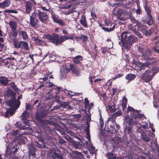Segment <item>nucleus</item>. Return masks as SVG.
<instances>
[{"label":"nucleus","mask_w":159,"mask_h":159,"mask_svg":"<svg viewBox=\"0 0 159 159\" xmlns=\"http://www.w3.org/2000/svg\"><path fill=\"white\" fill-rule=\"evenodd\" d=\"M21 48L25 50H28L29 49V47L27 43L24 41H20L19 42L18 48Z\"/></svg>","instance_id":"aec40b11"},{"label":"nucleus","mask_w":159,"mask_h":159,"mask_svg":"<svg viewBox=\"0 0 159 159\" xmlns=\"http://www.w3.org/2000/svg\"><path fill=\"white\" fill-rule=\"evenodd\" d=\"M99 123H100V127L101 128H102L104 126V121L102 118V117L101 115V114H100V118Z\"/></svg>","instance_id":"09e8293b"},{"label":"nucleus","mask_w":159,"mask_h":159,"mask_svg":"<svg viewBox=\"0 0 159 159\" xmlns=\"http://www.w3.org/2000/svg\"><path fill=\"white\" fill-rule=\"evenodd\" d=\"M34 107V105H33L28 104L26 106V110H30V109H32Z\"/></svg>","instance_id":"680f3d73"},{"label":"nucleus","mask_w":159,"mask_h":159,"mask_svg":"<svg viewBox=\"0 0 159 159\" xmlns=\"http://www.w3.org/2000/svg\"><path fill=\"white\" fill-rule=\"evenodd\" d=\"M132 63L133 64L135 65L139 66L141 70H143V68L142 67L143 63L140 62L139 61H137L136 60L134 59L132 60Z\"/></svg>","instance_id":"c9c22d12"},{"label":"nucleus","mask_w":159,"mask_h":159,"mask_svg":"<svg viewBox=\"0 0 159 159\" xmlns=\"http://www.w3.org/2000/svg\"><path fill=\"white\" fill-rule=\"evenodd\" d=\"M127 99L125 97H124L123 98V101L122 102L121 106L122 107V110L124 111V110L126 108L127 105Z\"/></svg>","instance_id":"473e14b6"},{"label":"nucleus","mask_w":159,"mask_h":159,"mask_svg":"<svg viewBox=\"0 0 159 159\" xmlns=\"http://www.w3.org/2000/svg\"><path fill=\"white\" fill-rule=\"evenodd\" d=\"M61 92L62 93L64 92V93L65 94V95L66 96H68L69 97H72L73 96H74L75 95H72V93H73L72 92L69 91L67 90H66V92L61 91Z\"/></svg>","instance_id":"37998d69"},{"label":"nucleus","mask_w":159,"mask_h":159,"mask_svg":"<svg viewBox=\"0 0 159 159\" xmlns=\"http://www.w3.org/2000/svg\"><path fill=\"white\" fill-rule=\"evenodd\" d=\"M22 37L24 40H26L28 36L26 32L23 31H21Z\"/></svg>","instance_id":"4d7b16f0"},{"label":"nucleus","mask_w":159,"mask_h":159,"mask_svg":"<svg viewBox=\"0 0 159 159\" xmlns=\"http://www.w3.org/2000/svg\"><path fill=\"white\" fill-rule=\"evenodd\" d=\"M108 108L109 110L111 112H115L116 110V105L115 104H114L112 106H108Z\"/></svg>","instance_id":"79ce46f5"},{"label":"nucleus","mask_w":159,"mask_h":159,"mask_svg":"<svg viewBox=\"0 0 159 159\" xmlns=\"http://www.w3.org/2000/svg\"><path fill=\"white\" fill-rule=\"evenodd\" d=\"M133 118H132L131 117V118L128 122V125L129 126H131L134 123L135 124V123L134 122Z\"/></svg>","instance_id":"bf43d9fd"},{"label":"nucleus","mask_w":159,"mask_h":159,"mask_svg":"<svg viewBox=\"0 0 159 159\" xmlns=\"http://www.w3.org/2000/svg\"><path fill=\"white\" fill-rule=\"evenodd\" d=\"M9 25L10 27L11 28L12 31L13 30L15 31L17 27V24L13 21H11L9 22Z\"/></svg>","instance_id":"72a5a7b5"},{"label":"nucleus","mask_w":159,"mask_h":159,"mask_svg":"<svg viewBox=\"0 0 159 159\" xmlns=\"http://www.w3.org/2000/svg\"><path fill=\"white\" fill-rule=\"evenodd\" d=\"M71 144L76 149H82L84 147V145L81 144L79 142L74 140L72 141Z\"/></svg>","instance_id":"412c9836"},{"label":"nucleus","mask_w":159,"mask_h":159,"mask_svg":"<svg viewBox=\"0 0 159 159\" xmlns=\"http://www.w3.org/2000/svg\"><path fill=\"white\" fill-rule=\"evenodd\" d=\"M33 6V4L30 2L28 1L26 2L25 10V13L26 14H29L30 13L32 10Z\"/></svg>","instance_id":"5701e85b"},{"label":"nucleus","mask_w":159,"mask_h":159,"mask_svg":"<svg viewBox=\"0 0 159 159\" xmlns=\"http://www.w3.org/2000/svg\"><path fill=\"white\" fill-rule=\"evenodd\" d=\"M11 4L10 0H6L2 3H0V8H4L8 7Z\"/></svg>","instance_id":"c85d7f7f"},{"label":"nucleus","mask_w":159,"mask_h":159,"mask_svg":"<svg viewBox=\"0 0 159 159\" xmlns=\"http://www.w3.org/2000/svg\"><path fill=\"white\" fill-rule=\"evenodd\" d=\"M14 108L10 107V108L7 110L5 112V117H8L9 115L10 114L11 116H13L15 113Z\"/></svg>","instance_id":"7c9ffc66"},{"label":"nucleus","mask_w":159,"mask_h":159,"mask_svg":"<svg viewBox=\"0 0 159 159\" xmlns=\"http://www.w3.org/2000/svg\"><path fill=\"white\" fill-rule=\"evenodd\" d=\"M45 38L47 39L52 41L53 38V34H52V35L49 34H47L45 36Z\"/></svg>","instance_id":"6e6d98bb"},{"label":"nucleus","mask_w":159,"mask_h":159,"mask_svg":"<svg viewBox=\"0 0 159 159\" xmlns=\"http://www.w3.org/2000/svg\"><path fill=\"white\" fill-rule=\"evenodd\" d=\"M122 114V111L121 110H119L117 111L112 114L114 117L116 118L117 116H120Z\"/></svg>","instance_id":"c03bdc74"},{"label":"nucleus","mask_w":159,"mask_h":159,"mask_svg":"<svg viewBox=\"0 0 159 159\" xmlns=\"http://www.w3.org/2000/svg\"><path fill=\"white\" fill-rule=\"evenodd\" d=\"M83 57L81 55H77L73 57V60L74 63L79 64L80 63V61L83 60Z\"/></svg>","instance_id":"cd10ccee"},{"label":"nucleus","mask_w":159,"mask_h":159,"mask_svg":"<svg viewBox=\"0 0 159 159\" xmlns=\"http://www.w3.org/2000/svg\"><path fill=\"white\" fill-rule=\"evenodd\" d=\"M72 4H70L68 5H65L64 7H62L61 8V9H69L70 7H71L72 6Z\"/></svg>","instance_id":"69168bd1"},{"label":"nucleus","mask_w":159,"mask_h":159,"mask_svg":"<svg viewBox=\"0 0 159 159\" xmlns=\"http://www.w3.org/2000/svg\"><path fill=\"white\" fill-rule=\"evenodd\" d=\"M50 60L52 61H54L55 60V56L52 53L48 54Z\"/></svg>","instance_id":"052dcab7"},{"label":"nucleus","mask_w":159,"mask_h":159,"mask_svg":"<svg viewBox=\"0 0 159 159\" xmlns=\"http://www.w3.org/2000/svg\"><path fill=\"white\" fill-rule=\"evenodd\" d=\"M105 23L106 26L102 27V30L107 32H110L114 30L116 25L112 23L110 20L107 19L105 20Z\"/></svg>","instance_id":"423d86ee"},{"label":"nucleus","mask_w":159,"mask_h":159,"mask_svg":"<svg viewBox=\"0 0 159 159\" xmlns=\"http://www.w3.org/2000/svg\"><path fill=\"white\" fill-rule=\"evenodd\" d=\"M136 77V75L134 74H128L127 75L125 76V79L128 80L127 83L128 84L133 80Z\"/></svg>","instance_id":"bb28decb"},{"label":"nucleus","mask_w":159,"mask_h":159,"mask_svg":"<svg viewBox=\"0 0 159 159\" xmlns=\"http://www.w3.org/2000/svg\"><path fill=\"white\" fill-rule=\"evenodd\" d=\"M74 153L77 156V157H79L81 159H83L84 157L83 154H82V153L80 152L75 151H74Z\"/></svg>","instance_id":"a18cd8bd"},{"label":"nucleus","mask_w":159,"mask_h":159,"mask_svg":"<svg viewBox=\"0 0 159 159\" xmlns=\"http://www.w3.org/2000/svg\"><path fill=\"white\" fill-rule=\"evenodd\" d=\"M124 75V74L121 73V74H117V75H116L114 77L112 78H111V79L109 80H108V82L110 81V80H111L112 81H114L116 79H118L119 78H121L122 76H123Z\"/></svg>","instance_id":"ea45409f"},{"label":"nucleus","mask_w":159,"mask_h":159,"mask_svg":"<svg viewBox=\"0 0 159 159\" xmlns=\"http://www.w3.org/2000/svg\"><path fill=\"white\" fill-rule=\"evenodd\" d=\"M22 98V96L21 95L18 96L17 98V102H18V107H19L20 104V99Z\"/></svg>","instance_id":"774afa93"},{"label":"nucleus","mask_w":159,"mask_h":159,"mask_svg":"<svg viewBox=\"0 0 159 159\" xmlns=\"http://www.w3.org/2000/svg\"><path fill=\"white\" fill-rule=\"evenodd\" d=\"M13 43L14 48H18L19 43H18V41L16 38H14L13 39Z\"/></svg>","instance_id":"58836bf2"},{"label":"nucleus","mask_w":159,"mask_h":159,"mask_svg":"<svg viewBox=\"0 0 159 159\" xmlns=\"http://www.w3.org/2000/svg\"><path fill=\"white\" fill-rule=\"evenodd\" d=\"M9 81L7 77L4 76H0V84L2 85L7 86Z\"/></svg>","instance_id":"393cba45"},{"label":"nucleus","mask_w":159,"mask_h":159,"mask_svg":"<svg viewBox=\"0 0 159 159\" xmlns=\"http://www.w3.org/2000/svg\"><path fill=\"white\" fill-rule=\"evenodd\" d=\"M114 117V116H113V115H111V116L108 119L109 121H111L113 124L116 123L115 121L116 118Z\"/></svg>","instance_id":"de8ad7c7"},{"label":"nucleus","mask_w":159,"mask_h":159,"mask_svg":"<svg viewBox=\"0 0 159 159\" xmlns=\"http://www.w3.org/2000/svg\"><path fill=\"white\" fill-rule=\"evenodd\" d=\"M5 96L7 98H11V99L16 97V94L12 90L8 88L5 93Z\"/></svg>","instance_id":"6ab92c4d"},{"label":"nucleus","mask_w":159,"mask_h":159,"mask_svg":"<svg viewBox=\"0 0 159 159\" xmlns=\"http://www.w3.org/2000/svg\"><path fill=\"white\" fill-rule=\"evenodd\" d=\"M153 49L155 52L159 53V44H156L155 46L153 47Z\"/></svg>","instance_id":"603ef678"},{"label":"nucleus","mask_w":159,"mask_h":159,"mask_svg":"<svg viewBox=\"0 0 159 159\" xmlns=\"http://www.w3.org/2000/svg\"><path fill=\"white\" fill-rule=\"evenodd\" d=\"M89 101L87 98H85L84 99V106L86 108H87V106L89 105Z\"/></svg>","instance_id":"864d4df0"},{"label":"nucleus","mask_w":159,"mask_h":159,"mask_svg":"<svg viewBox=\"0 0 159 159\" xmlns=\"http://www.w3.org/2000/svg\"><path fill=\"white\" fill-rule=\"evenodd\" d=\"M128 111H130V115L131 117L134 118V119H141L144 116L143 114H141L139 113V111L135 110L133 108L130 106H128L127 108Z\"/></svg>","instance_id":"0eeeda50"},{"label":"nucleus","mask_w":159,"mask_h":159,"mask_svg":"<svg viewBox=\"0 0 159 159\" xmlns=\"http://www.w3.org/2000/svg\"><path fill=\"white\" fill-rule=\"evenodd\" d=\"M39 19L42 22L46 23L48 20V16L47 14L43 12H39L38 14Z\"/></svg>","instance_id":"dca6fc26"},{"label":"nucleus","mask_w":159,"mask_h":159,"mask_svg":"<svg viewBox=\"0 0 159 159\" xmlns=\"http://www.w3.org/2000/svg\"><path fill=\"white\" fill-rule=\"evenodd\" d=\"M135 13L138 15H140L142 14V11L141 10V8L140 7H137V9L135 11Z\"/></svg>","instance_id":"5fc2aeb1"},{"label":"nucleus","mask_w":159,"mask_h":159,"mask_svg":"<svg viewBox=\"0 0 159 159\" xmlns=\"http://www.w3.org/2000/svg\"><path fill=\"white\" fill-rule=\"evenodd\" d=\"M7 104L10 107L14 108L15 110H16L19 107H18V102L16 99V97L7 101Z\"/></svg>","instance_id":"f8f14e48"},{"label":"nucleus","mask_w":159,"mask_h":159,"mask_svg":"<svg viewBox=\"0 0 159 159\" xmlns=\"http://www.w3.org/2000/svg\"><path fill=\"white\" fill-rule=\"evenodd\" d=\"M129 17L133 23L136 24V25L138 27V28L141 24L140 22L135 19L131 13L129 14Z\"/></svg>","instance_id":"b1692460"},{"label":"nucleus","mask_w":159,"mask_h":159,"mask_svg":"<svg viewBox=\"0 0 159 159\" xmlns=\"http://www.w3.org/2000/svg\"><path fill=\"white\" fill-rule=\"evenodd\" d=\"M39 141H36L35 143V146L38 148H41L48 149L49 148V145L45 143L43 140L41 139H39Z\"/></svg>","instance_id":"4468645a"},{"label":"nucleus","mask_w":159,"mask_h":159,"mask_svg":"<svg viewBox=\"0 0 159 159\" xmlns=\"http://www.w3.org/2000/svg\"><path fill=\"white\" fill-rule=\"evenodd\" d=\"M56 158L57 159H63V156L62 155L57 153L56 157Z\"/></svg>","instance_id":"e2e57ef3"},{"label":"nucleus","mask_w":159,"mask_h":159,"mask_svg":"<svg viewBox=\"0 0 159 159\" xmlns=\"http://www.w3.org/2000/svg\"><path fill=\"white\" fill-rule=\"evenodd\" d=\"M111 127L112 130H114L115 132H117L120 129V126L116 123H115L113 124H112V126L111 125Z\"/></svg>","instance_id":"e433bc0d"},{"label":"nucleus","mask_w":159,"mask_h":159,"mask_svg":"<svg viewBox=\"0 0 159 159\" xmlns=\"http://www.w3.org/2000/svg\"><path fill=\"white\" fill-rule=\"evenodd\" d=\"M64 40L63 36H59L58 34H53V38L52 42L54 44L56 45L60 44Z\"/></svg>","instance_id":"ddd939ff"},{"label":"nucleus","mask_w":159,"mask_h":159,"mask_svg":"<svg viewBox=\"0 0 159 159\" xmlns=\"http://www.w3.org/2000/svg\"><path fill=\"white\" fill-rule=\"evenodd\" d=\"M143 8L146 13V16L143 18V21L148 25H152L153 24V18L151 14L152 8L148 5V2L146 0L143 4Z\"/></svg>","instance_id":"7ed1b4c3"},{"label":"nucleus","mask_w":159,"mask_h":159,"mask_svg":"<svg viewBox=\"0 0 159 159\" xmlns=\"http://www.w3.org/2000/svg\"><path fill=\"white\" fill-rule=\"evenodd\" d=\"M14 149V147H13V148L11 150V152L12 154L15 155L16 154V153L17 152V151L18 150V148H16L14 149V151H13V150Z\"/></svg>","instance_id":"338daca9"},{"label":"nucleus","mask_w":159,"mask_h":159,"mask_svg":"<svg viewBox=\"0 0 159 159\" xmlns=\"http://www.w3.org/2000/svg\"><path fill=\"white\" fill-rule=\"evenodd\" d=\"M138 50L140 53V59L143 61H146L144 63H143L142 67L143 70L145 69V67H148L150 65H154L157 63L156 58L154 57H150L152 54V51L148 48L146 49L145 50L144 48L140 46L138 47Z\"/></svg>","instance_id":"f257e3e1"},{"label":"nucleus","mask_w":159,"mask_h":159,"mask_svg":"<svg viewBox=\"0 0 159 159\" xmlns=\"http://www.w3.org/2000/svg\"><path fill=\"white\" fill-rule=\"evenodd\" d=\"M57 154L55 150L52 149L50 150L48 155L51 159H56Z\"/></svg>","instance_id":"c756f323"},{"label":"nucleus","mask_w":159,"mask_h":159,"mask_svg":"<svg viewBox=\"0 0 159 159\" xmlns=\"http://www.w3.org/2000/svg\"><path fill=\"white\" fill-rule=\"evenodd\" d=\"M75 38L78 39H81L84 43H87V41L88 40V37L85 35L82 34H81L80 36L79 37H76Z\"/></svg>","instance_id":"f704fd0d"},{"label":"nucleus","mask_w":159,"mask_h":159,"mask_svg":"<svg viewBox=\"0 0 159 159\" xmlns=\"http://www.w3.org/2000/svg\"><path fill=\"white\" fill-rule=\"evenodd\" d=\"M107 159H115L116 155H115L112 152H109L107 154Z\"/></svg>","instance_id":"4c0bfd02"},{"label":"nucleus","mask_w":159,"mask_h":159,"mask_svg":"<svg viewBox=\"0 0 159 159\" xmlns=\"http://www.w3.org/2000/svg\"><path fill=\"white\" fill-rule=\"evenodd\" d=\"M5 13H14L17 14L18 13V12L14 10H6L3 11Z\"/></svg>","instance_id":"3c124183"},{"label":"nucleus","mask_w":159,"mask_h":159,"mask_svg":"<svg viewBox=\"0 0 159 159\" xmlns=\"http://www.w3.org/2000/svg\"><path fill=\"white\" fill-rule=\"evenodd\" d=\"M36 150V149L34 146H31L30 147V149L29 152V156L30 159V156H33V158H35V152Z\"/></svg>","instance_id":"4be33fe9"},{"label":"nucleus","mask_w":159,"mask_h":159,"mask_svg":"<svg viewBox=\"0 0 159 159\" xmlns=\"http://www.w3.org/2000/svg\"><path fill=\"white\" fill-rule=\"evenodd\" d=\"M142 135L143 140L147 142H148L150 139L148 136L145 133H142Z\"/></svg>","instance_id":"a19ab883"},{"label":"nucleus","mask_w":159,"mask_h":159,"mask_svg":"<svg viewBox=\"0 0 159 159\" xmlns=\"http://www.w3.org/2000/svg\"><path fill=\"white\" fill-rule=\"evenodd\" d=\"M69 67L71 72L76 75L79 76L80 75V68L73 64H71L69 66Z\"/></svg>","instance_id":"2eb2a0df"},{"label":"nucleus","mask_w":159,"mask_h":159,"mask_svg":"<svg viewBox=\"0 0 159 159\" xmlns=\"http://www.w3.org/2000/svg\"><path fill=\"white\" fill-rule=\"evenodd\" d=\"M80 24L86 28H88V25L87 23L85 16L82 15L81 19L80 21Z\"/></svg>","instance_id":"2f4dec72"},{"label":"nucleus","mask_w":159,"mask_h":159,"mask_svg":"<svg viewBox=\"0 0 159 159\" xmlns=\"http://www.w3.org/2000/svg\"><path fill=\"white\" fill-rule=\"evenodd\" d=\"M120 37L121 42L127 50H129L132 44L138 40L137 37L132 35L128 36L125 32L121 34Z\"/></svg>","instance_id":"f03ea898"},{"label":"nucleus","mask_w":159,"mask_h":159,"mask_svg":"<svg viewBox=\"0 0 159 159\" xmlns=\"http://www.w3.org/2000/svg\"><path fill=\"white\" fill-rule=\"evenodd\" d=\"M159 71L158 68L153 66L152 68L147 70L143 74L142 79L145 82H149L154 76V75Z\"/></svg>","instance_id":"20e7f679"},{"label":"nucleus","mask_w":159,"mask_h":159,"mask_svg":"<svg viewBox=\"0 0 159 159\" xmlns=\"http://www.w3.org/2000/svg\"><path fill=\"white\" fill-rule=\"evenodd\" d=\"M118 17L121 20L125 21L128 19L129 15L127 12L124 10H120L117 11Z\"/></svg>","instance_id":"9b49d317"},{"label":"nucleus","mask_w":159,"mask_h":159,"mask_svg":"<svg viewBox=\"0 0 159 159\" xmlns=\"http://www.w3.org/2000/svg\"><path fill=\"white\" fill-rule=\"evenodd\" d=\"M125 133L128 134L131 138L133 137V131L131 128V126H126L124 129Z\"/></svg>","instance_id":"a878e982"},{"label":"nucleus","mask_w":159,"mask_h":159,"mask_svg":"<svg viewBox=\"0 0 159 159\" xmlns=\"http://www.w3.org/2000/svg\"><path fill=\"white\" fill-rule=\"evenodd\" d=\"M145 128V126L143 125L142 126L139 127L138 129V130L139 132L142 133L143 132Z\"/></svg>","instance_id":"8fccbe9b"},{"label":"nucleus","mask_w":159,"mask_h":159,"mask_svg":"<svg viewBox=\"0 0 159 159\" xmlns=\"http://www.w3.org/2000/svg\"><path fill=\"white\" fill-rule=\"evenodd\" d=\"M10 85L11 87L15 90L17 91L18 89V88L16 87V85L15 84L14 82H12L10 84Z\"/></svg>","instance_id":"49530a36"},{"label":"nucleus","mask_w":159,"mask_h":159,"mask_svg":"<svg viewBox=\"0 0 159 159\" xmlns=\"http://www.w3.org/2000/svg\"><path fill=\"white\" fill-rule=\"evenodd\" d=\"M30 24L32 27L37 28L39 27V21L36 18V13L35 12L30 16Z\"/></svg>","instance_id":"1a4fd4ad"},{"label":"nucleus","mask_w":159,"mask_h":159,"mask_svg":"<svg viewBox=\"0 0 159 159\" xmlns=\"http://www.w3.org/2000/svg\"><path fill=\"white\" fill-rule=\"evenodd\" d=\"M30 116L29 112L26 111H24L21 116L22 120L24 124L28 125L29 124V121L27 118Z\"/></svg>","instance_id":"f3484780"},{"label":"nucleus","mask_w":159,"mask_h":159,"mask_svg":"<svg viewBox=\"0 0 159 159\" xmlns=\"http://www.w3.org/2000/svg\"><path fill=\"white\" fill-rule=\"evenodd\" d=\"M51 15L52 18L54 22L58 24L59 25H63V23L62 20L58 19V16L56 15L54 12L52 11H51Z\"/></svg>","instance_id":"a211bd4d"},{"label":"nucleus","mask_w":159,"mask_h":159,"mask_svg":"<svg viewBox=\"0 0 159 159\" xmlns=\"http://www.w3.org/2000/svg\"><path fill=\"white\" fill-rule=\"evenodd\" d=\"M49 113V109L44 110L40 108L39 110H38L36 113V118L39 123L42 124H44L46 123V121L45 120H42V118L46 117Z\"/></svg>","instance_id":"39448f33"},{"label":"nucleus","mask_w":159,"mask_h":159,"mask_svg":"<svg viewBox=\"0 0 159 159\" xmlns=\"http://www.w3.org/2000/svg\"><path fill=\"white\" fill-rule=\"evenodd\" d=\"M138 28L139 30L142 32L146 37L151 36L152 31L151 30L148 29L147 26L141 24Z\"/></svg>","instance_id":"9d476101"},{"label":"nucleus","mask_w":159,"mask_h":159,"mask_svg":"<svg viewBox=\"0 0 159 159\" xmlns=\"http://www.w3.org/2000/svg\"><path fill=\"white\" fill-rule=\"evenodd\" d=\"M70 69H69L68 67H66L64 69V73H65L66 74L68 73L70 71Z\"/></svg>","instance_id":"0e129e2a"},{"label":"nucleus","mask_w":159,"mask_h":159,"mask_svg":"<svg viewBox=\"0 0 159 159\" xmlns=\"http://www.w3.org/2000/svg\"><path fill=\"white\" fill-rule=\"evenodd\" d=\"M57 89L58 92L56 93L55 95V101L58 102L60 105L63 107L66 108L69 107V105H68V102H63L60 101V97L59 94H60V87H57L56 88Z\"/></svg>","instance_id":"6e6552de"},{"label":"nucleus","mask_w":159,"mask_h":159,"mask_svg":"<svg viewBox=\"0 0 159 159\" xmlns=\"http://www.w3.org/2000/svg\"><path fill=\"white\" fill-rule=\"evenodd\" d=\"M101 51L102 53L104 54H105L107 50V47H102L101 49Z\"/></svg>","instance_id":"13d9d810"}]
</instances>
